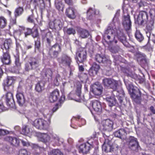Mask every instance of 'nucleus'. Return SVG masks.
Here are the masks:
<instances>
[{
	"label": "nucleus",
	"mask_w": 155,
	"mask_h": 155,
	"mask_svg": "<svg viewBox=\"0 0 155 155\" xmlns=\"http://www.w3.org/2000/svg\"><path fill=\"white\" fill-rule=\"evenodd\" d=\"M114 26H108L105 31L103 37L105 41L108 44L115 43H117V40L116 39L115 36L122 42L125 39L123 32L120 29H117L115 25L113 23Z\"/></svg>",
	"instance_id": "obj_1"
},
{
	"label": "nucleus",
	"mask_w": 155,
	"mask_h": 155,
	"mask_svg": "<svg viewBox=\"0 0 155 155\" xmlns=\"http://www.w3.org/2000/svg\"><path fill=\"white\" fill-rule=\"evenodd\" d=\"M147 21V14L144 11L140 12L136 21L139 25L144 26L146 24V28L147 30L151 31L154 28V21L153 19Z\"/></svg>",
	"instance_id": "obj_2"
},
{
	"label": "nucleus",
	"mask_w": 155,
	"mask_h": 155,
	"mask_svg": "<svg viewBox=\"0 0 155 155\" xmlns=\"http://www.w3.org/2000/svg\"><path fill=\"white\" fill-rule=\"evenodd\" d=\"M39 62L35 58H30L29 61L25 64V69L26 71L34 70L39 66Z\"/></svg>",
	"instance_id": "obj_3"
},
{
	"label": "nucleus",
	"mask_w": 155,
	"mask_h": 155,
	"mask_svg": "<svg viewBox=\"0 0 155 155\" xmlns=\"http://www.w3.org/2000/svg\"><path fill=\"white\" fill-rule=\"evenodd\" d=\"M32 125L37 129L40 130L46 129L49 126L46 121L41 118L35 119L33 122Z\"/></svg>",
	"instance_id": "obj_4"
},
{
	"label": "nucleus",
	"mask_w": 155,
	"mask_h": 155,
	"mask_svg": "<svg viewBox=\"0 0 155 155\" xmlns=\"http://www.w3.org/2000/svg\"><path fill=\"white\" fill-rule=\"evenodd\" d=\"M131 97L137 103H140L141 93L139 89L136 87H133L129 90Z\"/></svg>",
	"instance_id": "obj_5"
},
{
	"label": "nucleus",
	"mask_w": 155,
	"mask_h": 155,
	"mask_svg": "<svg viewBox=\"0 0 155 155\" xmlns=\"http://www.w3.org/2000/svg\"><path fill=\"white\" fill-rule=\"evenodd\" d=\"M113 122L110 119L103 120L100 125V129L104 131H109L113 128Z\"/></svg>",
	"instance_id": "obj_6"
},
{
	"label": "nucleus",
	"mask_w": 155,
	"mask_h": 155,
	"mask_svg": "<svg viewBox=\"0 0 155 155\" xmlns=\"http://www.w3.org/2000/svg\"><path fill=\"white\" fill-rule=\"evenodd\" d=\"M103 83L104 86L109 87L114 90L117 89L118 85L117 81L109 78L104 79Z\"/></svg>",
	"instance_id": "obj_7"
},
{
	"label": "nucleus",
	"mask_w": 155,
	"mask_h": 155,
	"mask_svg": "<svg viewBox=\"0 0 155 155\" xmlns=\"http://www.w3.org/2000/svg\"><path fill=\"white\" fill-rule=\"evenodd\" d=\"M87 58V52L84 49H80L76 53L75 57L77 62L83 63L85 61Z\"/></svg>",
	"instance_id": "obj_8"
},
{
	"label": "nucleus",
	"mask_w": 155,
	"mask_h": 155,
	"mask_svg": "<svg viewBox=\"0 0 155 155\" xmlns=\"http://www.w3.org/2000/svg\"><path fill=\"white\" fill-rule=\"evenodd\" d=\"M95 59L98 62L102 63L106 66H109L111 63L110 60L103 55L97 54L95 55Z\"/></svg>",
	"instance_id": "obj_9"
},
{
	"label": "nucleus",
	"mask_w": 155,
	"mask_h": 155,
	"mask_svg": "<svg viewBox=\"0 0 155 155\" xmlns=\"http://www.w3.org/2000/svg\"><path fill=\"white\" fill-rule=\"evenodd\" d=\"M49 26L51 29H55L59 31L63 27V23L61 20L58 19L54 20L53 21L49 23Z\"/></svg>",
	"instance_id": "obj_10"
},
{
	"label": "nucleus",
	"mask_w": 155,
	"mask_h": 155,
	"mask_svg": "<svg viewBox=\"0 0 155 155\" xmlns=\"http://www.w3.org/2000/svg\"><path fill=\"white\" fill-rule=\"evenodd\" d=\"M122 24L126 31L129 30L131 28V22L130 16L128 14H127L126 15H124L123 19Z\"/></svg>",
	"instance_id": "obj_11"
},
{
	"label": "nucleus",
	"mask_w": 155,
	"mask_h": 155,
	"mask_svg": "<svg viewBox=\"0 0 155 155\" xmlns=\"http://www.w3.org/2000/svg\"><path fill=\"white\" fill-rule=\"evenodd\" d=\"M128 142L129 147L131 149L135 150L138 148L139 145L137 138L133 137H130Z\"/></svg>",
	"instance_id": "obj_12"
},
{
	"label": "nucleus",
	"mask_w": 155,
	"mask_h": 155,
	"mask_svg": "<svg viewBox=\"0 0 155 155\" xmlns=\"http://www.w3.org/2000/svg\"><path fill=\"white\" fill-rule=\"evenodd\" d=\"M91 90L95 95H101L102 91V87L101 85L98 83H95L91 86Z\"/></svg>",
	"instance_id": "obj_13"
},
{
	"label": "nucleus",
	"mask_w": 155,
	"mask_h": 155,
	"mask_svg": "<svg viewBox=\"0 0 155 155\" xmlns=\"http://www.w3.org/2000/svg\"><path fill=\"white\" fill-rule=\"evenodd\" d=\"M6 103L7 105L11 108H14L15 107V103L12 94L11 92H8L6 95Z\"/></svg>",
	"instance_id": "obj_14"
},
{
	"label": "nucleus",
	"mask_w": 155,
	"mask_h": 155,
	"mask_svg": "<svg viewBox=\"0 0 155 155\" xmlns=\"http://www.w3.org/2000/svg\"><path fill=\"white\" fill-rule=\"evenodd\" d=\"M60 62L63 65L70 66L72 61L71 58L65 54H63L60 58Z\"/></svg>",
	"instance_id": "obj_15"
},
{
	"label": "nucleus",
	"mask_w": 155,
	"mask_h": 155,
	"mask_svg": "<svg viewBox=\"0 0 155 155\" xmlns=\"http://www.w3.org/2000/svg\"><path fill=\"white\" fill-rule=\"evenodd\" d=\"M102 148L103 150L106 152H111L113 150V148L111 145V141L107 139H105Z\"/></svg>",
	"instance_id": "obj_16"
},
{
	"label": "nucleus",
	"mask_w": 155,
	"mask_h": 155,
	"mask_svg": "<svg viewBox=\"0 0 155 155\" xmlns=\"http://www.w3.org/2000/svg\"><path fill=\"white\" fill-rule=\"evenodd\" d=\"M91 105L96 112L99 113L101 112L102 108L101 103L100 102L96 100L93 101L91 102Z\"/></svg>",
	"instance_id": "obj_17"
},
{
	"label": "nucleus",
	"mask_w": 155,
	"mask_h": 155,
	"mask_svg": "<svg viewBox=\"0 0 155 155\" xmlns=\"http://www.w3.org/2000/svg\"><path fill=\"white\" fill-rule=\"evenodd\" d=\"M114 135L115 137L124 140L126 139V131L124 129H120L115 132L114 133Z\"/></svg>",
	"instance_id": "obj_18"
},
{
	"label": "nucleus",
	"mask_w": 155,
	"mask_h": 155,
	"mask_svg": "<svg viewBox=\"0 0 155 155\" xmlns=\"http://www.w3.org/2000/svg\"><path fill=\"white\" fill-rule=\"evenodd\" d=\"M59 97V92L56 89L50 93L49 97V100L51 102L56 101Z\"/></svg>",
	"instance_id": "obj_19"
},
{
	"label": "nucleus",
	"mask_w": 155,
	"mask_h": 155,
	"mask_svg": "<svg viewBox=\"0 0 155 155\" xmlns=\"http://www.w3.org/2000/svg\"><path fill=\"white\" fill-rule=\"evenodd\" d=\"M91 145L88 143H84L81 144L79 147V152L80 153H86L90 149Z\"/></svg>",
	"instance_id": "obj_20"
},
{
	"label": "nucleus",
	"mask_w": 155,
	"mask_h": 155,
	"mask_svg": "<svg viewBox=\"0 0 155 155\" xmlns=\"http://www.w3.org/2000/svg\"><path fill=\"white\" fill-rule=\"evenodd\" d=\"M100 69V66L96 63H94L89 69V73L91 76H94L97 74Z\"/></svg>",
	"instance_id": "obj_21"
},
{
	"label": "nucleus",
	"mask_w": 155,
	"mask_h": 155,
	"mask_svg": "<svg viewBox=\"0 0 155 155\" xmlns=\"http://www.w3.org/2000/svg\"><path fill=\"white\" fill-rule=\"evenodd\" d=\"M1 59L2 62L5 64H9L10 61V57L8 52H3L2 56L1 57Z\"/></svg>",
	"instance_id": "obj_22"
},
{
	"label": "nucleus",
	"mask_w": 155,
	"mask_h": 155,
	"mask_svg": "<svg viewBox=\"0 0 155 155\" xmlns=\"http://www.w3.org/2000/svg\"><path fill=\"white\" fill-rule=\"evenodd\" d=\"M105 99L109 106L110 107L115 106L117 104V101L114 96L107 97Z\"/></svg>",
	"instance_id": "obj_23"
},
{
	"label": "nucleus",
	"mask_w": 155,
	"mask_h": 155,
	"mask_svg": "<svg viewBox=\"0 0 155 155\" xmlns=\"http://www.w3.org/2000/svg\"><path fill=\"white\" fill-rule=\"evenodd\" d=\"M75 86L76 87V95L78 97V101H79L81 99H82L81 94V88L82 85L80 82L79 81H77L75 83Z\"/></svg>",
	"instance_id": "obj_24"
},
{
	"label": "nucleus",
	"mask_w": 155,
	"mask_h": 155,
	"mask_svg": "<svg viewBox=\"0 0 155 155\" xmlns=\"http://www.w3.org/2000/svg\"><path fill=\"white\" fill-rule=\"evenodd\" d=\"M13 82L12 78L8 77L4 81L3 84L5 91H7L8 90L9 86L11 85Z\"/></svg>",
	"instance_id": "obj_25"
},
{
	"label": "nucleus",
	"mask_w": 155,
	"mask_h": 155,
	"mask_svg": "<svg viewBox=\"0 0 155 155\" xmlns=\"http://www.w3.org/2000/svg\"><path fill=\"white\" fill-rule=\"evenodd\" d=\"M5 139L9 142L11 144L14 146H18L19 143V141L16 138L11 137H6Z\"/></svg>",
	"instance_id": "obj_26"
},
{
	"label": "nucleus",
	"mask_w": 155,
	"mask_h": 155,
	"mask_svg": "<svg viewBox=\"0 0 155 155\" xmlns=\"http://www.w3.org/2000/svg\"><path fill=\"white\" fill-rule=\"evenodd\" d=\"M17 102L20 106H22L25 102V99L23 94L21 93H18L16 94Z\"/></svg>",
	"instance_id": "obj_27"
},
{
	"label": "nucleus",
	"mask_w": 155,
	"mask_h": 155,
	"mask_svg": "<svg viewBox=\"0 0 155 155\" xmlns=\"http://www.w3.org/2000/svg\"><path fill=\"white\" fill-rule=\"evenodd\" d=\"M66 14L69 18L71 19H74L75 17V10L71 8H69L66 9Z\"/></svg>",
	"instance_id": "obj_28"
},
{
	"label": "nucleus",
	"mask_w": 155,
	"mask_h": 155,
	"mask_svg": "<svg viewBox=\"0 0 155 155\" xmlns=\"http://www.w3.org/2000/svg\"><path fill=\"white\" fill-rule=\"evenodd\" d=\"M19 30L21 33H24V34L25 38H27L32 33V29L30 28H26L23 27H20Z\"/></svg>",
	"instance_id": "obj_29"
},
{
	"label": "nucleus",
	"mask_w": 155,
	"mask_h": 155,
	"mask_svg": "<svg viewBox=\"0 0 155 155\" xmlns=\"http://www.w3.org/2000/svg\"><path fill=\"white\" fill-rule=\"evenodd\" d=\"M78 34L80 37L82 38H86L89 35V33L87 30L83 29H81L79 30Z\"/></svg>",
	"instance_id": "obj_30"
},
{
	"label": "nucleus",
	"mask_w": 155,
	"mask_h": 155,
	"mask_svg": "<svg viewBox=\"0 0 155 155\" xmlns=\"http://www.w3.org/2000/svg\"><path fill=\"white\" fill-rule=\"evenodd\" d=\"M44 83L42 81L38 82L36 85L35 90L37 92H41L44 89Z\"/></svg>",
	"instance_id": "obj_31"
},
{
	"label": "nucleus",
	"mask_w": 155,
	"mask_h": 155,
	"mask_svg": "<svg viewBox=\"0 0 155 155\" xmlns=\"http://www.w3.org/2000/svg\"><path fill=\"white\" fill-rule=\"evenodd\" d=\"M39 137L40 140L43 142H46L50 140L49 136L46 134L40 133Z\"/></svg>",
	"instance_id": "obj_32"
},
{
	"label": "nucleus",
	"mask_w": 155,
	"mask_h": 155,
	"mask_svg": "<svg viewBox=\"0 0 155 155\" xmlns=\"http://www.w3.org/2000/svg\"><path fill=\"white\" fill-rule=\"evenodd\" d=\"M12 41L11 39H7L5 40L3 45L1 46V48L3 49L5 48L6 50L8 49L11 45Z\"/></svg>",
	"instance_id": "obj_33"
},
{
	"label": "nucleus",
	"mask_w": 155,
	"mask_h": 155,
	"mask_svg": "<svg viewBox=\"0 0 155 155\" xmlns=\"http://www.w3.org/2000/svg\"><path fill=\"white\" fill-rule=\"evenodd\" d=\"M87 17L89 19H91L95 14V11L94 9L90 8L87 12Z\"/></svg>",
	"instance_id": "obj_34"
},
{
	"label": "nucleus",
	"mask_w": 155,
	"mask_h": 155,
	"mask_svg": "<svg viewBox=\"0 0 155 155\" xmlns=\"http://www.w3.org/2000/svg\"><path fill=\"white\" fill-rule=\"evenodd\" d=\"M42 74L45 75L48 78H51L52 74V72L50 69H44L43 70Z\"/></svg>",
	"instance_id": "obj_35"
},
{
	"label": "nucleus",
	"mask_w": 155,
	"mask_h": 155,
	"mask_svg": "<svg viewBox=\"0 0 155 155\" xmlns=\"http://www.w3.org/2000/svg\"><path fill=\"white\" fill-rule=\"evenodd\" d=\"M31 129L28 126H25L23 127L21 133L24 135H27L31 133Z\"/></svg>",
	"instance_id": "obj_36"
},
{
	"label": "nucleus",
	"mask_w": 155,
	"mask_h": 155,
	"mask_svg": "<svg viewBox=\"0 0 155 155\" xmlns=\"http://www.w3.org/2000/svg\"><path fill=\"white\" fill-rule=\"evenodd\" d=\"M63 30L65 33L69 35H74L76 33L75 30L72 28H67L65 27L64 28Z\"/></svg>",
	"instance_id": "obj_37"
},
{
	"label": "nucleus",
	"mask_w": 155,
	"mask_h": 155,
	"mask_svg": "<svg viewBox=\"0 0 155 155\" xmlns=\"http://www.w3.org/2000/svg\"><path fill=\"white\" fill-rule=\"evenodd\" d=\"M135 37L137 39L139 42H141L144 39L143 35L139 30L136 31L135 34Z\"/></svg>",
	"instance_id": "obj_38"
},
{
	"label": "nucleus",
	"mask_w": 155,
	"mask_h": 155,
	"mask_svg": "<svg viewBox=\"0 0 155 155\" xmlns=\"http://www.w3.org/2000/svg\"><path fill=\"white\" fill-rule=\"evenodd\" d=\"M52 137L54 141L58 145H59L62 143V139L59 138V137L57 135L55 134H53Z\"/></svg>",
	"instance_id": "obj_39"
},
{
	"label": "nucleus",
	"mask_w": 155,
	"mask_h": 155,
	"mask_svg": "<svg viewBox=\"0 0 155 155\" xmlns=\"http://www.w3.org/2000/svg\"><path fill=\"white\" fill-rule=\"evenodd\" d=\"M23 9L19 7L17 8L15 12V18L21 15L23 12Z\"/></svg>",
	"instance_id": "obj_40"
},
{
	"label": "nucleus",
	"mask_w": 155,
	"mask_h": 155,
	"mask_svg": "<svg viewBox=\"0 0 155 155\" xmlns=\"http://www.w3.org/2000/svg\"><path fill=\"white\" fill-rule=\"evenodd\" d=\"M55 5L56 8L58 10H62L63 5L61 1H59V0H55Z\"/></svg>",
	"instance_id": "obj_41"
},
{
	"label": "nucleus",
	"mask_w": 155,
	"mask_h": 155,
	"mask_svg": "<svg viewBox=\"0 0 155 155\" xmlns=\"http://www.w3.org/2000/svg\"><path fill=\"white\" fill-rule=\"evenodd\" d=\"M49 155H63V153L58 149H54L48 153Z\"/></svg>",
	"instance_id": "obj_42"
},
{
	"label": "nucleus",
	"mask_w": 155,
	"mask_h": 155,
	"mask_svg": "<svg viewBox=\"0 0 155 155\" xmlns=\"http://www.w3.org/2000/svg\"><path fill=\"white\" fill-rule=\"evenodd\" d=\"M6 20L5 18L0 17V28H4L6 26Z\"/></svg>",
	"instance_id": "obj_43"
},
{
	"label": "nucleus",
	"mask_w": 155,
	"mask_h": 155,
	"mask_svg": "<svg viewBox=\"0 0 155 155\" xmlns=\"http://www.w3.org/2000/svg\"><path fill=\"white\" fill-rule=\"evenodd\" d=\"M110 51L113 53H116L118 52L120 50V48L118 46L109 47Z\"/></svg>",
	"instance_id": "obj_44"
},
{
	"label": "nucleus",
	"mask_w": 155,
	"mask_h": 155,
	"mask_svg": "<svg viewBox=\"0 0 155 155\" xmlns=\"http://www.w3.org/2000/svg\"><path fill=\"white\" fill-rule=\"evenodd\" d=\"M51 51H61V48L60 45L58 44H56L51 48Z\"/></svg>",
	"instance_id": "obj_45"
},
{
	"label": "nucleus",
	"mask_w": 155,
	"mask_h": 155,
	"mask_svg": "<svg viewBox=\"0 0 155 155\" xmlns=\"http://www.w3.org/2000/svg\"><path fill=\"white\" fill-rule=\"evenodd\" d=\"M60 52L56 51H51L50 50L49 52L51 54V56L52 58H56L58 56L59 53Z\"/></svg>",
	"instance_id": "obj_46"
},
{
	"label": "nucleus",
	"mask_w": 155,
	"mask_h": 155,
	"mask_svg": "<svg viewBox=\"0 0 155 155\" xmlns=\"http://www.w3.org/2000/svg\"><path fill=\"white\" fill-rule=\"evenodd\" d=\"M18 155H30V153L26 150L22 149L19 151Z\"/></svg>",
	"instance_id": "obj_47"
},
{
	"label": "nucleus",
	"mask_w": 155,
	"mask_h": 155,
	"mask_svg": "<svg viewBox=\"0 0 155 155\" xmlns=\"http://www.w3.org/2000/svg\"><path fill=\"white\" fill-rule=\"evenodd\" d=\"M40 47V41L39 39H38L37 40L35 41V49H37L39 50Z\"/></svg>",
	"instance_id": "obj_48"
},
{
	"label": "nucleus",
	"mask_w": 155,
	"mask_h": 155,
	"mask_svg": "<svg viewBox=\"0 0 155 155\" xmlns=\"http://www.w3.org/2000/svg\"><path fill=\"white\" fill-rule=\"evenodd\" d=\"M34 14L32 13V14L29 16L28 18V21L29 22L31 23H33L34 22Z\"/></svg>",
	"instance_id": "obj_49"
},
{
	"label": "nucleus",
	"mask_w": 155,
	"mask_h": 155,
	"mask_svg": "<svg viewBox=\"0 0 155 155\" xmlns=\"http://www.w3.org/2000/svg\"><path fill=\"white\" fill-rule=\"evenodd\" d=\"M32 35L34 38L37 37L38 35V33L37 29H35L33 31H32Z\"/></svg>",
	"instance_id": "obj_50"
},
{
	"label": "nucleus",
	"mask_w": 155,
	"mask_h": 155,
	"mask_svg": "<svg viewBox=\"0 0 155 155\" xmlns=\"http://www.w3.org/2000/svg\"><path fill=\"white\" fill-rule=\"evenodd\" d=\"M15 65L17 68L16 69L17 70L18 68L21 66V63L19 62V59L18 57H17L15 58Z\"/></svg>",
	"instance_id": "obj_51"
},
{
	"label": "nucleus",
	"mask_w": 155,
	"mask_h": 155,
	"mask_svg": "<svg viewBox=\"0 0 155 155\" xmlns=\"http://www.w3.org/2000/svg\"><path fill=\"white\" fill-rule=\"evenodd\" d=\"M9 134V132L7 130L3 129L0 130V135H4Z\"/></svg>",
	"instance_id": "obj_52"
},
{
	"label": "nucleus",
	"mask_w": 155,
	"mask_h": 155,
	"mask_svg": "<svg viewBox=\"0 0 155 155\" xmlns=\"http://www.w3.org/2000/svg\"><path fill=\"white\" fill-rule=\"evenodd\" d=\"M137 56L138 58H141V60L143 59L145 56V55L143 54H141V53H138L137 54Z\"/></svg>",
	"instance_id": "obj_53"
},
{
	"label": "nucleus",
	"mask_w": 155,
	"mask_h": 155,
	"mask_svg": "<svg viewBox=\"0 0 155 155\" xmlns=\"http://www.w3.org/2000/svg\"><path fill=\"white\" fill-rule=\"evenodd\" d=\"M52 115V112L49 111L48 114H46L45 113L44 114V117H45L47 118L50 119L51 118Z\"/></svg>",
	"instance_id": "obj_54"
},
{
	"label": "nucleus",
	"mask_w": 155,
	"mask_h": 155,
	"mask_svg": "<svg viewBox=\"0 0 155 155\" xmlns=\"http://www.w3.org/2000/svg\"><path fill=\"white\" fill-rule=\"evenodd\" d=\"M12 148L9 147L8 146H6L5 148L4 149V150L7 153H10V151H11Z\"/></svg>",
	"instance_id": "obj_55"
},
{
	"label": "nucleus",
	"mask_w": 155,
	"mask_h": 155,
	"mask_svg": "<svg viewBox=\"0 0 155 155\" xmlns=\"http://www.w3.org/2000/svg\"><path fill=\"white\" fill-rule=\"evenodd\" d=\"M151 31H146V33L147 35V36L148 38H150L151 36L152 35L155 37V35H154L153 34H152V35H151L150 32Z\"/></svg>",
	"instance_id": "obj_56"
},
{
	"label": "nucleus",
	"mask_w": 155,
	"mask_h": 155,
	"mask_svg": "<svg viewBox=\"0 0 155 155\" xmlns=\"http://www.w3.org/2000/svg\"><path fill=\"white\" fill-rule=\"evenodd\" d=\"M5 110L2 103H0V113Z\"/></svg>",
	"instance_id": "obj_57"
},
{
	"label": "nucleus",
	"mask_w": 155,
	"mask_h": 155,
	"mask_svg": "<svg viewBox=\"0 0 155 155\" xmlns=\"http://www.w3.org/2000/svg\"><path fill=\"white\" fill-rule=\"evenodd\" d=\"M113 56L116 61L119 60L121 58V57L119 55H113Z\"/></svg>",
	"instance_id": "obj_58"
},
{
	"label": "nucleus",
	"mask_w": 155,
	"mask_h": 155,
	"mask_svg": "<svg viewBox=\"0 0 155 155\" xmlns=\"http://www.w3.org/2000/svg\"><path fill=\"white\" fill-rule=\"evenodd\" d=\"M21 141L24 146H28L29 145V144L28 142L25 141L23 140H21Z\"/></svg>",
	"instance_id": "obj_59"
},
{
	"label": "nucleus",
	"mask_w": 155,
	"mask_h": 155,
	"mask_svg": "<svg viewBox=\"0 0 155 155\" xmlns=\"http://www.w3.org/2000/svg\"><path fill=\"white\" fill-rule=\"evenodd\" d=\"M65 96L64 95H62L61 97V99L59 100L60 102L61 103H62V102H63L65 100Z\"/></svg>",
	"instance_id": "obj_60"
},
{
	"label": "nucleus",
	"mask_w": 155,
	"mask_h": 155,
	"mask_svg": "<svg viewBox=\"0 0 155 155\" xmlns=\"http://www.w3.org/2000/svg\"><path fill=\"white\" fill-rule=\"evenodd\" d=\"M16 18L14 19H11L10 20V24L12 25H14L16 24Z\"/></svg>",
	"instance_id": "obj_61"
},
{
	"label": "nucleus",
	"mask_w": 155,
	"mask_h": 155,
	"mask_svg": "<svg viewBox=\"0 0 155 155\" xmlns=\"http://www.w3.org/2000/svg\"><path fill=\"white\" fill-rule=\"evenodd\" d=\"M150 109L151 111L153 114H155V109H154V108L153 106H151L150 108Z\"/></svg>",
	"instance_id": "obj_62"
},
{
	"label": "nucleus",
	"mask_w": 155,
	"mask_h": 155,
	"mask_svg": "<svg viewBox=\"0 0 155 155\" xmlns=\"http://www.w3.org/2000/svg\"><path fill=\"white\" fill-rule=\"evenodd\" d=\"M54 83L55 85H58L59 84L58 80L55 78L54 80Z\"/></svg>",
	"instance_id": "obj_63"
},
{
	"label": "nucleus",
	"mask_w": 155,
	"mask_h": 155,
	"mask_svg": "<svg viewBox=\"0 0 155 155\" xmlns=\"http://www.w3.org/2000/svg\"><path fill=\"white\" fill-rule=\"evenodd\" d=\"M58 104H56V105L54 107L53 109V112H54L56 111L58 109Z\"/></svg>",
	"instance_id": "obj_64"
}]
</instances>
